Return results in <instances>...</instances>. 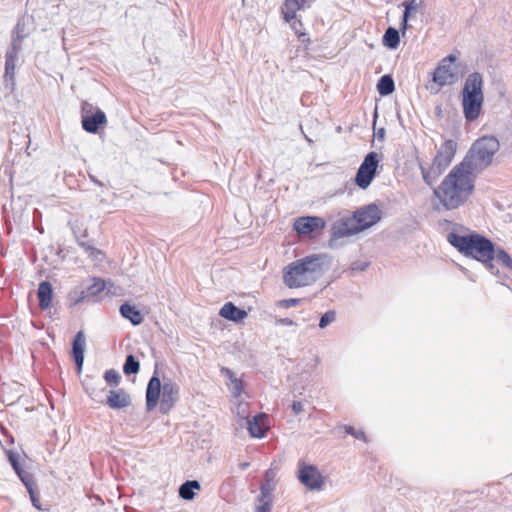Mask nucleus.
<instances>
[{
  "mask_svg": "<svg viewBox=\"0 0 512 512\" xmlns=\"http://www.w3.org/2000/svg\"><path fill=\"white\" fill-rule=\"evenodd\" d=\"M91 179H92V181H94L95 183H97V184H99V185H102L100 182L96 181V180H95V178H92V177H91Z\"/></svg>",
  "mask_w": 512,
  "mask_h": 512,
  "instance_id": "603ef678",
  "label": "nucleus"
},
{
  "mask_svg": "<svg viewBox=\"0 0 512 512\" xmlns=\"http://www.w3.org/2000/svg\"><path fill=\"white\" fill-rule=\"evenodd\" d=\"M484 97L479 96H462L463 114L467 121L476 120L482 110Z\"/></svg>",
  "mask_w": 512,
  "mask_h": 512,
  "instance_id": "ddd939ff",
  "label": "nucleus"
},
{
  "mask_svg": "<svg viewBox=\"0 0 512 512\" xmlns=\"http://www.w3.org/2000/svg\"><path fill=\"white\" fill-rule=\"evenodd\" d=\"M326 256L311 255L290 263L283 273V280L289 288L311 285L328 270Z\"/></svg>",
  "mask_w": 512,
  "mask_h": 512,
  "instance_id": "f03ea898",
  "label": "nucleus"
},
{
  "mask_svg": "<svg viewBox=\"0 0 512 512\" xmlns=\"http://www.w3.org/2000/svg\"><path fill=\"white\" fill-rule=\"evenodd\" d=\"M325 227V221L321 217L306 216L299 217L295 220L294 229L299 234H309L315 230H321Z\"/></svg>",
  "mask_w": 512,
  "mask_h": 512,
  "instance_id": "2eb2a0df",
  "label": "nucleus"
},
{
  "mask_svg": "<svg viewBox=\"0 0 512 512\" xmlns=\"http://www.w3.org/2000/svg\"><path fill=\"white\" fill-rule=\"evenodd\" d=\"M22 483L24 484V486L26 487V489L30 495V499L32 501L33 506L37 509H40L39 498L35 493L36 483L33 479V476H25L23 478Z\"/></svg>",
  "mask_w": 512,
  "mask_h": 512,
  "instance_id": "bb28decb",
  "label": "nucleus"
},
{
  "mask_svg": "<svg viewBox=\"0 0 512 512\" xmlns=\"http://www.w3.org/2000/svg\"><path fill=\"white\" fill-rule=\"evenodd\" d=\"M360 231L375 225L381 219V211L376 204H369L355 211L353 215Z\"/></svg>",
  "mask_w": 512,
  "mask_h": 512,
  "instance_id": "9b49d317",
  "label": "nucleus"
},
{
  "mask_svg": "<svg viewBox=\"0 0 512 512\" xmlns=\"http://www.w3.org/2000/svg\"><path fill=\"white\" fill-rule=\"evenodd\" d=\"M87 287L88 294H91L93 299L98 296L105 289V282L101 279H92V282L85 285Z\"/></svg>",
  "mask_w": 512,
  "mask_h": 512,
  "instance_id": "7c9ffc66",
  "label": "nucleus"
},
{
  "mask_svg": "<svg viewBox=\"0 0 512 512\" xmlns=\"http://www.w3.org/2000/svg\"><path fill=\"white\" fill-rule=\"evenodd\" d=\"M85 336L83 331L77 332L72 343V356L79 372L84 363Z\"/></svg>",
  "mask_w": 512,
  "mask_h": 512,
  "instance_id": "a211bd4d",
  "label": "nucleus"
},
{
  "mask_svg": "<svg viewBox=\"0 0 512 512\" xmlns=\"http://www.w3.org/2000/svg\"><path fill=\"white\" fill-rule=\"evenodd\" d=\"M476 175L461 164L455 165L439 186L432 187L434 196L445 210L464 205L474 192Z\"/></svg>",
  "mask_w": 512,
  "mask_h": 512,
  "instance_id": "f257e3e1",
  "label": "nucleus"
},
{
  "mask_svg": "<svg viewBox=\"0 0 512 512\" xmlns=\"http://www.w3.org/2000/svg\"><path fill=\"white\" fill-rule=\"evenodd\" d=\"M347 434L354 436L356 439L366 440L365 433L363 431H357L352 426H345Z\"/></svg>",
  "mask_w": 512,
  "mask_h": 512,
  "instance_id": "79ce46f5",
  "label": "nucleus"
},
{
  "mask_svg": "<svg viewBox=\"0 0 512 512\" xmlns=\"http://www.w3.org/2000/svg\"><path fill=\"white\" fill-rule=\"evenodd\" d=\"M395 90V83L391 75L385 74L380 77L377 83V91L381 96H388Z\"/></svg>",
  "mask_w": 512,
  "mask_h": 512,
  "instance_id": "b1692460",
  "label": "nucleus"
},
{
  "mask_svg": "<svg viewBox=\"0 0 512 512\" xmlns=\"http://www.w3.org/2000/svg\"><path fill=\"white\" fill-rule=\"evenodd\" d=\"M265 418L266 417L264 414H257L251 420L247 421V425H248L247 428H248L249 434L252 437H256V438L264 437V435L267 431V427L264 424Z\"/></svg>",
  "mask_w": 512,
  "mask_h": 512,
  "instance_id": "412c9836",
  "label": "nucleus"
},
{
  "mask_svg": "<svg viewBox=\"0 0 512 512\" xmlns=\"http://www.w3.org/2000/svg\"><path fill=\"white\" fill-rule=\"evenodd\" d=\"M276 323L279 324V325H282V326H293V325H296V323L292 319H290V318H280V319H277Z\"/></svg>",
  "mask_w": 512,
  "mask_h": 512,
  "instance_id": "a18cd8bd",
  "label": "nucleus"
},
{
  "mask_svg": "<svg viewBox=\"0 0 512 512\" xmlns=\"http://www.w3.org/2000/svg\"><path fill=\"white\" fill-rule=\"evenodd\" d=\"M298 479L309 490H321L325 479L319 469L312 464H306L304 461L298 463Z\"/></svg>",
  "mask_w": 512,
  "mask_h": 512,
  "instance_id": "1a4fd4ad",
  "label": "nucleus"
},
{
  "mask_svg": "<svg viewBox=\"0 0 512 512\" xmlns=\"http://www.w3.org/2000/svg\"><path fill=\"white\" fill-rule=\"evenodd\" d=\"M80 289L84 292L83 295L85 296V300H92V301H94V299L91 296V294H88L86 286H80Z\"/></svg>",
  "mask_w": 512,
  "mask_h": 512,
  "instance_id": "de8ad7c7",
  "label": "nucleus"
},
{
  "mask_svg": "<svg viewBox=\"0 0 512 512\" xmlns=\"http://www.w3.org/2000/svg\"><path fill=\"white\" fill-rule=\"evenodd\" d=\"M274 491V484L271 483V479H268L261 484L260 495L257 498L272 500V493Z\"/></svg>",
  "mask_w": 512,
  "mask_h": 512,
  "instance_id": "72a5a7b5",
  "label": "nucleus"
},
{
  "mask_svg": "<svg viewBox=\"0 0 512 512\" xmlns=\"http://www.w3.org/2000/svg\"><path fill=\"white\" fill-rule=\"evenodd\" d=\"M81 247H83L86 252L89 253V256L93 257L94 259H97V256L102 254L100 250L96 249L95 247L91 246L87 242L79 241L78 242Z\"/></svg>",
  "mask_w": 512,
  "mask_h": 512,
  "instance_id": "ea45409f",
  "label": "nucleus"
},
{
  "mask_svg": "<svg viewBox=\"0 0 512 512\" xmlns=\"http://www.w3.org/2000/svg\"><path fill=\"white\" fill-rule=\"evenodd\" d=\"M273 477H274L273 471L271 469L267 470L265 473V481H267L268 479H271V481H272Z\"/></svg>",
  "mask_w": 512,
  "mask_h": 512,
  "instance_id": "09e8293b",
  "label": "nucleus"
},
{
  "mask_svg": "<svg viewBox=\"0 0 512 512\" xmlns=\"http://www.w3.org/2000/svg\"><path fill=\"white\" fill-rule=\"evenodd\" d=\"M296 12H297V10L295 8L287 5V0H286L282 7V13H283L284 20L286 22H290L291 20H293L296 17Z\"/></svg>",
  "mask_w": 512,
  "mask_h": 512,
  "instance_id": "4c0bfd02",
  "label": "nucleus"
},
{
  "mask_svg": "<svg viewBox=\"0 0 512 512\" xmlns=\"http://www.w3.org/2000/svg\"><path fill=\"white\" fill-rule=\"evenodd\" d=\"M29 35V31L26 29L25 19H21L17 22L16 27L13 31L12 42H17L21 45V41Z\"/></svg>",
  "mask_w": 512,
  "mask_h": 512,
  "instance_id": "cd10ccee",
  "label": "nucleus"
},
{
  "mask_svg": "<svg viewBox=\"0 0 512 512\" xmlns=\"http://www.w3.org/2000/svg\"><path fill=\"white\" fill-rule=\"evenodd\" d=\"M37 297L39 300V307L42 310H46L51 306L52 297H53V288L50 282L42 281L40 282L37 289Z\"/></svg>",
  "mask_w": 512,
  "mask_h": 512,
  "instance_id": "aec40b11",
  "label": "nucleus"
},
{
  "mask_svg": "<svg viewBox=\"0 0 512 512\" xmlns=\"http://www.w3.org/2000/svg\"><path fill=\"white\" fill-rule=\"evenodd\" d=\"M258 505L255 512H270L272 508V500L257 498Z\"/></svg>",
  "mask_w": 512,
  "mask_h": 512,
  "instance_id": "58836bf2",
  "label": "nucleus"
},
{
  "mask_svg": "<svg viewBox=\"0 0 512 512\" xmlns=\"http://www.w3.org/2000/svg\"><path fill=\"white\" fill-rule=\"evenodd\" d=\"M140 368L139 362L136 360L134 355L129 354L126 356L125 363L123 365V372L125 375H132L138 373Z\"/></svg>",
  "mask_w": 512,
  "mask_h": 512,
  "instance_id": "c756f323",
  "label": "nucleus"
},
{
  "mask_svg": "<svg viewBox=\"0 0 512 512\" xmlns=\"http://www.w3.org/2000/svg\"><path fill=\"white\" fill-rule=\"evenodd\" d=\"M221 374L230 381L228 386L231 389L234 397H239L243 391L242 380L237 378L235 373L227 367L221 368Z\"/></svg>",
  "mask_w": 512,
  "mask_h": 512,
  "instance_id": "5701e85b",
  "label": "nucleus"
},
{
  "mask_svg": "<svg viewBox=\"0 0 512 512\" xmlns=\"http://www.w3.org/2000/svg\"><path fill=\"white\" fill-rule=\"evenodd\" d=\"M378 134H379V136L382 137L384 135V129H381Z\"/></svg>",
  "mask_w": 512,
  "mask_h": 512,
  "instance_id": "3c124183",
  "label": "nucleus"
},
{
  "mask_svg": "<svg viewBox=\"0 0 512 512\" xmlns=\"http://www.w3.org/2000/svg\"><path fill=\"white\" fill-rule=\"evenodd\" d=\"M104 380L107 385L116 387L121 381V375L117 370L109 369L104 373Z\"/></svg>",
  "mask_w": 512,
  "mask_h": 512,
  "instance_id": "473e14b6",
  "label": "nucleus"
},
{
  "mask_svg": "<svg viewBox=\"0 0 512 512\" xmlns=\"http://www.w3.org/2000/svg\"><path fill=\"white\" fill-rule=\"evenodd\" d=\"M302 301V299H298V298H289V299H283L279 302L280 306L283 307V308H290V307H294V306H297L300 302Z\"/></svg>",
  "mask_w": 512,
  "mask_h": 512,
  "instance_id": "a19ab883",
  "label": "nucleus"
},
{
  "mask_svg": "<svg viewBox=\"0 0 512 512\" xmlns=\"http://www.w3.org/2000/svg\"><path fill=\"white\" fill-rule=\"evenodd\" d=\"M248 466H249V463H247V462H246V463H242V464H241V467H242L243 469L247 468Z\"/></svg>",
  "mask_w": 512,
  "mask_h": 512,
  "instance_id": "8fccbe9b",
  "label": "nucleus"
},
{
  "mask_svg": "<svg viewBox=\"0 0 512 512\" xmlns=\"http://www.w3.org/2000/svg\"><path fill=\"white\" fill-rule=\"evenodd\" d=\"M447 238L448 242L464 256L482 262L492 274L499 272L492 263L494 260L495 246L493 242L485 236L477 233L468 235L450 233Z\"/></svg>",
  "mask_w": 512,
  "mask_h": 512,
  "instance_id": "7ed1b4c3",
  "label": "nucleus"
},
{
  "mask_svg": "<svg viewBox=\"0 0 512 512\" xmlns=\"http://www.w3.org/2000/svg\"><path fill=\"white\" fill-rule=\"evenodd\" d=\"M494 260L502 263L505 267L512 271V258L503 249H495Z\"/></svg>",
  "mask_w": 512,
  "mask_h": 512,
  "instance_id": "2f4dec72",
  "label": "nucleus"
},
{
  "mask_svg": "<svg viewBox=\"0 0 512 512\" xmlns=\"http://www.w3.org/2000/svg\"><path fill=\"white\" fill-rule=\"evenodd\" d=\"M456 150L457 143L451 139L446 140L437 149V153L428 169L420 164L423 181L429 187H433L439 176L449 167L456 154Z\"/></svg>",
  "mask_w": 512,
  "mask_h": 512,
  "instance_id": "423d86ee",
  "label": "nucleus"
},
{
  "mask_svg": "<svg viewBox=\"0 0 512 512\" xmlns=\"http://www.w3.org/2000/svg\"><path fill=\"white\" fill-rule=\"evenodd\" d=\"M180 398L178 384L169 377L161 381L156 369L148 381L146 388V410L152 411L160 401L159 410L162 414L168 413Z\"/></svg>",
  "mask_w": 512,
  "mask_h": 512,
  "instance_id": "20e7f679",
  "label": "nucleus"
},
{
  "mask_svg": "<svg viewBox=\"0 0 512 512\" xmlns=\"http://www.w3.org/2000/svg\"><path fill=\"white\" fill-rule=\"evenodd\" d=\"M379 164L378 154L374 151L369 152L355 176V183L361 189H366L374 179Z\"/></svg>",
  "mask_w": 512,
  "mask_h": 512,
  "instance_id": "6e6552de",
  "label": "nucleus"
},
{
  "mask_svg": "<svg viewBox=\"0 0 512 512\" xmlns=\"http://www.w3.org/2000/svg\"><path fill=\"white\" fill-rule=\"evenodd\" d=\"M105 403L111 409H124L131 405L132 400L125 389L118 388L108 392Z\"/></svg>",
  "mask_w": 512,
  "mask_h": 512,
  "instance_id": "dca6fc26",
  "label": "nucleus"
},
{
  "mask_svg": "<svg viewBox=\"0 0 512 512\" xmlns=\"http://www.w3.org/2000/svg\"><path fill=\"white\" fill-rule=\"evenodd\" d=\"M336 319V313L333 310H329L322 315L319 321V327L321 329L326 328L330 323L334 322Z\"/></svg>",
  "mask_w": 512,
  "mask_h": 512,
  "instance_id": "c9c22d12",
  "label": "nucleus"
},
{
  "mask_svg": "<svg viewBox=\"0 0 512 512\" xmlns=\"http://www.w3.org/2000/svg\"><path fill=\"white\" fill-rule=\"evenodd\" d=\"M293 413L297 416L303 412V404L300 401H294L291 405Z\"/></svg>",
  "mask_w": 512,
  "mask_h": 512,
  "instance_id": "c03bdc74",
  "label": "nucleus"
},
{
  "mask_svg": "<svg viewBox=\"0 0 512 512\" xmlns=\"http://www.w3.org/2000/svg\"><path fill=\"white\" fill-rule=\"evenodd\" d=\"M367 266H368V263H366V262H354L352 264V270L364 271V270H366Z\"/></svg>",
  "mask_w": 512,
  "mask_h": 512,
  "instance_id": "49530a36",
  "label": "nucleus"
},
{
  "mask_svg": "<svg viewBox=\"0 0 512 512\" xmlns=\"http://www.w3.org/2000/svg\"><path fill=\"white\" fill-rule=\"evenodd\" d=\"M456 56L453 54L443 58L433 73L432 80L439 87L454 84L457 79V70L454 65Z\"/></svg>",
  "mask_w": 512,
  "mask_h": 512,
  "instance_id": "0eeeda50",
  "label": "nucleus"
},
{
  "mask_svg": "<svg viewBox=\"0 0 512 512\" xmlns=\"http://www.w3.org/2000/svg\"><path fill=\"white\" fill-rule=\"evenodd\" d=\"M94 107L88 102H83L81 109L82 128L88 133H97L101 125L106 124L107 118L105 113L97 108L93 112Z\"/></svg>",
  "mask_w": 512,
  "mask_h": 512,
  "instance_id": "9d476101",
  "label": "nucleus"
},
{
  "mask_svg": "<svg viewBox=\"0 0 512 512\" xmlns=\"http://www.w3.org/2000/svg\"><path fill=\"white\" fill-rule=\"evenodd\" d=\"M219 314L221 317L234 322H240L248 316L245 310L238 308L232 302L225 303Z\"/></svg>",
  "mask_w": 512,
  "mask_h": 512,
  "instance_id": "6ab92c4d",
  "label": "nucleus"
},
{
  "mask_svg": "<svg viewBox=\"0 0 512 512\" xmlns=\"http://www.w3.org/2000/svg\"><path fill=\"white\" fill-rule=\"evenodd\" d=\"M120 314L123 318L129 320L133 326L140 325L144 317L141 312L136 308V306L131 305L129 303H123L120 306Z\"/></svg>",
  "mask_w": 512,
  "mask_h": 512,
  "instance_id": "4be33fe9",
  "label": "nucleus"
},
{
  "mask_svg": "<svg viewBox=\"0 0 512 512\" xmlns=\"http://www.w3.org/2000/svg\"><path fill=\"white\" fill-rule=\"evenodd\" d=\"M84 292L80 289V287H76L69 293V300L72 305H77L80 302L85 300Z\"/></svg>",
  "mask_w": 512,
  "mask_h": 512,
  "instance_id": "e433bc0d",
  "label": "nucleus"
},
{
  "mask_svg": "<svg viewBox=\"0 0 512 512\" xmlns=\"http://www.w3.org/2000/svg\"><path fill=\"white\" fill-rule=\"evenodd\" d=\"M22 49V45L17 42L11 43V46L8 48L5 58V74L4 79L6 83L14 84L15 81V68L16 61L18 57V53Z\"/></svg>",
  "mask_w": 512,
  "mask_h": 512,
  "instance_id": "4468645a",
  "label": "nucleus"
},
{
  "mask_svg": "<svg viewBox=\"0 0 512 512\" xmlns=\"http://www.w3.org/2000/svg\"><path fill=\"white\" fill-rule=\"evenodd\" d=\"M200 483L196 480H187L179 488V496L184 500H192L195 496L194 490H200Z\"/></svg>",
  "mask_w": 512,
  "mask_h": 512,
  "instance_id": "393cba45",
  "label": "nucleus"
},
{
  "mask_svg": "<svg viewBox=\"0 0 512 512\" xmlns=\"http://www.w3.org/2000/svg\"><path fill=\"white\" fill-rule=\"evenodd\" d=\"M400 43V36L397 29L389 27L383 36V44L389 49H396Z\"/></svg>",
  "mask_w": 512,
  "mask_h": 512,
  "instance_id": "a878e982",
  "label": "nucleus"
},
{
  "mask_svg": "<svg viewBox=\"0 0 512 512\" xmlns=\"http://www.w3.org/2000/svg\"><path fill=\"white\" fill-rule=\"evenodd\" d=\"M479 96L484 97L483 94V77L479 72L469 74L465 80L462 89V96Z\"/></svg>",
  "mask_w": 512,
  "mask_h": 512,
  "instance_id": "f3484780",
  "label": "nucleus"
},
{
  "mask_svg": "<svg viewBox=\"0 0 512 512\" xmlns=\"http://www.w3.org/2000/svg\"><path fill=\"white\" fill-rule=\"evenodd\" d=\"M305 2L306 0H287V5L298 11L304 6Z\"/></svg>",
  "mask_w": 512,
  "mask_h": 512,
  "instance_id": "37998d69",
  "label": "nucleus"
},
{
  "mask_svg": "<svg viewBox=\"0 0 512 512\" xmlns=\"http://www.w3.org/2000/svg\"><path fill=\"white\" fill-rule=\"evenodd\" d=\"M7 455H8V460L11 464V466L13 467L14 471L16 472V474L18 475V477L20 478V480L23 482V478L25 476H32L30 473L24 471L20 464H19V456L18 454L12 452V451H8L7 452Z\"/></svg>",
  "mask_w": 512,
  "mask_h": 512,
  "instance_id": "c85d7f7f",
  "label": "nucleus"
},
{
  "mask_svg": "<svg viewBox=\"0 0 512 512\" xmlns=\"http://www.w3.org/2000/svg\"><path fill=\"white\" fill-rule=\"evenodd\" d=\"M360 232L355 220L350 217H343L336 220L331 227L332 238L338 239Z\"/></svg>",
  "mask_w": 512,
  "mask_h": 512,
  "instance_id": "f8f14e48",
  "label": "nucleus"
},
{
  "mask_svg": "<svg viewBox=\"0 0 512 512\" xmlns=\"http://www.w3.org/2000/svg\"><path fill=\"white\" fill-rule=\"evenodd\" d=\"M404 6H405V10H404V13H403L402 25H403V29H406L407 28V22H408V19H409V16H410V12L417 8V4H416L415 0H410V1H406L404 3Z\"/></svg>",
  "mask_w": 512,
  "mask_h": 512,
  "instance_id": "f704fd0d",
  "label": "nucleus"
},
{
  "mask_svg": "<svg viewBox=\"0 0 512 512\" xmlns=\"http://www.w3.org/2000/svg\"><path fill=\"white\" fill-rule=\"evenodd\" d=\"M499 147V141L494 136L481 137L472 144L459 164L477 176L478 173L491 164Z\"/></svg>",
  "mask_w": 512,
  "mask_h": 512,
  "instance_id": "39448f33",
  "label": "nucleus"
}]
</instances>
